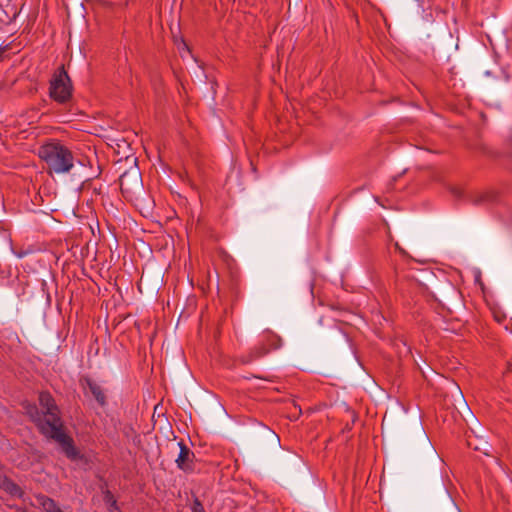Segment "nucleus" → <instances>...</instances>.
I'll return each instance as SVG.
<instances>
[{
    "mask_svg": "<svg viewBox=\"0 0 512 512\" xmlns=\"http://www.w3.org/2000/svg\"><path fill=\"white\" fill-rule=\"evenodd\" d=\"M39 405L27 407V414L35 423L38 430L46 438L56 441L62 448L65 455L75 459L78 452L74 446L73 439L65 432L64 424L60 415V409L49 392L39 394Z\"/></svg>",
    "mask_w": 512,
    "mask_h": 512,
    "instance_id": "1",
    "label": "nucleus"
},
{
    "mask_svg": "<svg viewBox=\"0 0 512 512\" xmlns=\"http://www.w3.org/2000/svg\"><path fill=\"white\" fill-rule=\"evenodd\" d=\"M39 157L46 163L49 174L70 173L75 165L72 150L58 140H51L39 148Z\"/></svg>",
    "mask_w": 512,
    "mask_h": 512,
    "instance_id": "2",
    "label": "nucleus"
},
{
    "mask_svg": "<svg viewBox=\"0 0 512 512\" xmlns=\"http://www.w3.org/2000/svg\"><path fill=\"white\" fill-rule=\"evenodd\" d=\"M73 93L71 79L62 65L49 81V97L58 104H67Z\"/></svg>",
    "mask_w": 512,
    "mask_h": 512,
    "instance_id": "3",
    "label": "nucleus"
},
{
    "mask_svg": "<svg viewBox=\"0 0 512 512\" xmlns=\"http://www.w3.org/2000/svg\"><path fill=\"white\" fill-rule=\"evenodd\" d=\"M281 345V339L273 334L267 333L265 335V341L255 345L247 354L240 357L242 364H249L253 361L265 356L272 349H278Z\"/></svg>",
    "mask_w": 512,
    "mask_h": 512,
    "instance_id": "4",
    "label": "nucleus"
},
{
    "mask_svg": "<svg viewBox=\"0 0 512 512\" xmlns=\"http://www.w3.org/2000/svg\"><path fill=\"white\" fill-rule=\"evenodd\" d=\"M178 446L180 448V452L175 460L177 467L184 472H192L194 469V453L182 441L178 443Z\"/></svg>",
    "mask_w": 512,
    "mask_h": 512,
    "instance_id": "5",
    "label": "nucleus"
},
{
    "mask_svg": "<svg viewBox=\"0 0 512 512\" xmlns=\"http://www.w3.org/2000/svg\"><path fill=\"white\" fill-rule=\"evenodd\" d=\"M87 386L100 406L106 405V395L103 388L93 380H87Z\"/></svg>",
    "mask_w": 512,
    "mask_h": 512,
    "instance_id": "6",
    "label": "nucleus"
},
{
    "mask_svg": "<svg viewBox=\"0 0 512 512\" xmlns=\"http://www.w3.org/2000/svg\"><path fill=\"white\" fill-rule=\"evenodd\" d=\"M0 487L12 496L20 497L22 495V489L20 486L7 477H3L0 480Z\"/></svg>",
    "mask_w": 512,
    "mask_h": 512,
    "instance_id": "7",
    "label": "nucleus"
},
{
    "mask_svg": "<svg viewBox=\"0 0 512 512\" xmlns=\"http://www.w3.org/2000/svg\"><path fill=\"white\" fill-rule=\"evenodd\" d=\"M38 502L46 512H62L56 501L48 496L38 497Z\"/></svg>",
    "mask_w": 512,
    "mask_h": 512,
    "instance_id": "8",
    "label": "nucleus"
},
{
    "mask_svg": "<svg viewBox=\"0 0 512 512\" xmlns=\"http://www.w3.org/2000/svg\"><path fill=\"white\" fill-rule=\"evenodd\" d=\"M105 501L109 504V510L112 511L113 509H117V502L116 500L114 499L113 495L111 494L110 491H107L105 493Z\"/></svg>",
    "mask_w": 512,
    "mask_h": 512,
    "instance_id": "9",
    "label": "nucleus"
},
{
    "mask_svg": "<svg viewBox=\"0 0 512 512\" xmlns=\"http://www.w3.org/2000/svg\"><path fill=\"white\" fill-rule=\"evenodd\" d=\"M192 512H206L202 503L198 498H195L193 505L191 507Z\"/></svg>",
    "mask_w": 512,
    "mask_h": 512,
    "instance_id": "10",
    "label": "nucleus"
},
{
    "mask_svg": "<svg viewBox=\"0 0 512 512\" xmlns=\"http://www.w3.org/2000/svg\"><path fill=\"white\" fill-rule=\"evenodd\" d=\"M33 252V249H29V250H15L14 251V254L16 255V257L18 258H23L25 256H27L28 254L32 253Z\"/></svg>",
    "mask_w": 512,
    "mask_h": 512,
    "instance_id": "11",
    "label": "nucleus"
},
{
    "mask_svg": "<svg viewBox=\"0 0 512 512\" xmlns=\"http://www.w3.org/2000/svg\"><path fill=\"white\" fill-rule=\"evenodd\" d=\"M492 199L493 195L489 193L483 196L482 201H491Z\"/></svg>",
    "mask_w": 512,
    "mask_h": 512,
    "instance_id": "12",
    "label": "nucleus"
},
{
    "mask_svg": "<svg viewBox=\"0 0 512 512\" xmlns=\"http://www.w3.org/2000/svg\"><path fill=\"white\" fill-rule=\"evenodd\" d=\"M63 512V511H62Z\"/></svg>",
    "mask_w": 512,
    "mask_h": 512,
    "instance_id": "13",
    "label": "nucleus"
}]
</instances>
